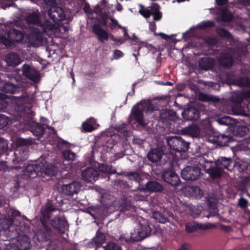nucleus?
<instances>
[{"label": "nucleus", "mask_w": 250, "mask_h": 250, "mask_svg": "<svg viewBox=\"0 0 250 250\" xmlns=\"http://www.w3.org/2000/svg\"><path fill=\"white\" fill-rule=\"evenodd\" d=\"M119 240L121 241V242L122 244H125V243H128L131 241L130 239L132 240L130 238H126L124 235H122L119 238Z\"/></svg>", "instance_id": "obj_64"}, {"label": "nucleus", "mask_w": 250, "mask_h": 250, "mask_svg": "<svg viewBox=\"0 0 250 250\" xmlns=\"http://www.w3.org/2000/svg\"><path fill=\"white\" fill-rule=\"evenodd\" d=\"M8 149L7 141L2 137H0V156L6 152Z\"/></svg>", "instance_id": "obj_52"}, {"label": "nucleus", "mask_w": 250, "mask_h": 250, "mask_svg": "<svg viewBox=\"0 0 250 250\" xmlns=\"http://www.w3.org/2000/svg\"><path fill=\"white\" fill-rule=\"evenodd\" d=\"M163 154L164 152L161 148H154L149 151L147 157L149 161L155 163L161 159Z\"/></svg>", "instance_id": "obj_31"}, {"label": "nucleus", "mask_w": 250, "mask_h": 250, "mask_svg": "<svg viewBox=\"0 0 250 250\" xmlns=\"http://www.w3.org/2000/svg\"><path fill=\"white\" fill-rule=\"evenodd\" d=\"M17 149L14 155L13 162L15 165H21L28 158L29 149L27 146L30 145L29 140L23 138H19L16 142Z\"/></svg>", "instance_id": "obj_3"}, {"label": "nucleus", "mask_w": 250, "mask_h": 250, "mask_svg": "<svg viewBox=\"0 0 250 250\" xmlns=\"http://www.w3.org/2000/svg\"><path fill=\"white\" fill-rule=\"evenodd\" d=\"M110 20L111 21V22L108 26L111 28V29H115L117 26L118 21L113 18H110Z\"/></svg>", "instance_id": "obj_62"}, {"label": "nucleus", "mask_w": 250, "mask_h": 250, "mask_svg": "<svg viewBox=\"0 0 250 250\" xmlns=\"http://www.w3.org/2000/svg\"><path fill=\"white\" fill-rule=\"evenodd\" d=\"M88 211L94 218L105 216L108 213V208L105 206H100L97 207H91L88 208Z\"/></svg>", "instance_id": "obj_26"}, {"label": "nucleus", "mask_w": 250, "mask_h": 250, "mask_svg": "<svg viewBox=\"0 0 250 250\" xmlns=\"http://www.w3.org/2000/svg\"><path fill=\"white\" fill-rule=\"evenodd\" d=\"M216 33L221 38H224L229 40H232L233 38L231 34L227 30L223 28L217 29Z\"/></svg>", "instance_id": "obj_49"}, {"label": "nucleus", "mask_w": 250, "mask_h": 250, "mask_svg": "<svg viewBox=\"0 0 250 250\" xmlns=\"http://www.w3.org/2000/svg\"><path fill=\"white\" fill-rule=\"evenodd\" d=\"M99 175V171L92 167H87L82 172L83 179L87 183L96 181Z\"/></svg>", "instance_id": "obj_21"}, {"label": "nucleus", "mask_w": 250, "mask_h": 250, "mask_svg": "<svg viewBox=\"0 0 250 250\" xmlns=\"http://www.w3.org/2000/svg\"><path fill=\"white\" fill-rule=\"evenodd\" d=\"M95 122L93 118H90L88 120L84 122L83 124V129L85 132H91L94 130L95 128L92 125Z\"/></svg>", "instance_id": "obj_45"}, {"label": "nucleus", "mask_w": 250, "mask_h": 250, "mask_svg": "<svg viewBox=\"0 0 250 250\" xmlns=\"http://www.w3.org/2000/svg\"><path fill=\"white\" fill-rule=\"evenodd\" d=\"M249 128L246 126H239L236 128V134L240 137H243L249 133Z\"/></svg>", "instance_id": "obj_50"}, {"label": "nucleus", "mask_w": 250, "mask_h": 250, "mask_svg": "<svg viewBox=\"0 0 250 250\" xmlns=\"http://www.w3.org/2000/svg\"><path fill=\"white\" fill-rule=\"evenodd\" d=\"M196 162L213 179L221 177L223 170L215 163L212 154H204L199 156L196 159Z\"/></svg>", "instance_id": "obj_1"}, {"label": "nucleus", "mask_w": 250, "mask_h": 250, "mask_svg": "<svg viewBox=\"0 0 250 250\" xmlns=\"http://www.w3.org/2000/svg\"><path fill=\"white\" fill-rule=\"evenodd\" d=\"M175 115V112L172 110L161 109L159 110V120L163 123L172 120Z\"/></svg>", "instance_id": "obj_34"}, {"label": "nucleus", "mask_w": 250, "mask_h": 250, "mask_svg": "<svg viewBox=\"0 0 250 250\" xmlns=\"http://www.w3.org/2000/svg\"><path fill=\"white\" fill-rule=\"evenodd\" d=\"M24 37L22 32L16 29L6 30L5 34L0 37V43L7 48H14L16 43L21 42Z\"/></svg>", "instance_id": "obj_2"}, {"label": "nucleus", "mask_w": 250, "mask_h": 250, "mask_svg": "<svg viewBox=\"0 0 250 250\" xmlns=\"http://www.w3.org/2000/svg\"><path fill=\"white\" fill-rule=\"evenodd\" d=\"M98 170L104 174H112L116 173V170L110 165L99 164L97 166Z\"/></svg>", "instance_id": "obj_41"}, {"label": "nucleus", "mask_w": 250, "mask_h": 250, "mask_svg": "<svg viewBox=\"0 0 250 250\" xmlns=\"http://www.w3.org/2000/svg\"><path fill=\"white\" fill-rule=\"evenodd\" d=\"M22 75L29 80L36 82L39 78L38 72L33 67L27 64H24L22 67Z\"/></svg>", "instance_id": "obj_22"}, {"label": "nucleus", "mask_w": 250, "mask_h": 250, "mask_svg": "<svg viewBox=\"0 0 250 250\" xmlns=\"http://www.w3.org/2000/svg\"><path fill=\"white\" fill-rule=\"evenodd\" d=\"M197 163L196 166H187L181 171L182 178L187 181H195L198 179L201 175L202 167Z\"/></svg>", "instance_id": "obj_8"}, {"label": "nucleus", "mask_w": 250, "mask_h": 250, "mask_svg": "<svg viewBox=\"0 0 250 250\" xmlns=\"http://www.w3.org/2000/svg\"><path fill=\"white\" fill-rule=\"evenodd\" d=\"M107 2L104 0V2L103 0L97 4L94 7V12L101 14L104 16H107L108 13V10L106 9Z\"/></svg>", "instance_id": "obj_40"}, {"label": "nucleus", "mask_w": 250, "mask_h": 250, "mask_svg": "<svg viewBox=\"0 0 250 250\" xmlns=\"http://www.w3.org/2000/svg\"><path fill=\"white\" fill-rule=\"evenodd\" d=\"M57 210V208L52 205L49 204H47L45 207L41 210L40 221L45 231L46 235L50 236L51 233V229L47 224V222L52 216L53 212Z\"/></svg>", "instance_id": "obj_6"}, {"label": "nucleus", "mask_w": 250, "mask_h": 250, "mask_svg": "<svg viewBox=\"0 0 250 250\" xmlns=\"http://www.w3.org/2000/svg\"><path fill=\"white\" fill-rule=\"evenodd\" d=\"M11 238H17L18 246L20 250H28L31 248L30 238L25 234H20L19 236L10 237Z\"/></svg>", "instance_id": "obj_23"}, {"label": "nucleus", "mask_w": 250, "mask_h": 250, "mask_svg": "<svg viewBox=\"0 0 250 250\" xmlns=\"http://www.w3.org/2000/svg\"><path fill=\"white\" fill-rule=\"evenodd\" d=\"M208 142L220 146H228V143L233 141L232 137L224 134H219L212 132V134L209 135Z\"/></svg>", "instance_id": "obj_11"}, {"label": "nucleus", "mask_w": 250, "mask_h": 250, "mask_svg": "<svg viewBox=\"0 0 250 250\" xmlns=\"http://www.w3.org/2000/svg\"><path fill=\"white\" fill-rule=\"evenodd\" d=\"M200 111L196 108L190 107L182 112L183 117L187 120H197L200 117Z\"/></svg>", "instance_id": "obj_25"}, {"label": "nucleus", "mask_w": 250, "mask_h": 250, "mask_svg": "<svg viewBox=\"0 0 250 250\" xmlns=\"http://www.w3.org/2000/svg\"><path fill=\"white\" fill-rule=\"evenodd\" d=\"M161 177L164 181L172 187L178 186L181 183L179 176L172 170H164L162 172Z\"/></svg>", "instance_id": "obj_14"}, {"label": "nucleus", "mask_w": 250, "mask_h": 250, "mask_svg": "<svg viewBox=\"0 0 250 250\" xmlns=\"http://www.w3.org/2000/svg\"><path fill=\"white\" fill-rule=\"evenodd\" d=\"M82 187L81 184L78 182H72L68 184H63L61 187L62 192L68 196L77 193Z\"/></svg>", "instance_id": "obj_19"}, {"label": "nucleus", "mask_w": 250, "mask_h": 250, "mask_svg": "<svg viewBox=\"0 0 250 250\" xmlns=\"http://www.w3.org/2000/svg\"><path fill=\"white\" fill-rule=\"evenodd\" d=\"M25 21L28 24L30 29L40 28V26H46L47 22H50L49 20H46L45 22L42 23L40 18L39 13H32L28 14L25 18Z\"/></svg>", "instance_id": "obj_16"}, {"label": "nucleus", "mask_w": 250, "mask_h": 250, "mask_svg": "<svg viewBox=\"0 0 250 250\" xmlns=\"http://www.w3.org/2000/svg\"><path fill=\"white\" fill-rule=\"evenodd\" d=\"M215 24L213 21H205L201 22L199 25L198 27L200 29H205L207 28L212 27L214 26Z\"/></svg>", "instance_id": "obj_57"}, {"label": "nucleus", "mask_w": 250, "mask_h": 250, "mask_svg": "<svg viewBox=\"0 0 250 250\" xmlns=\"http://www.w3.org/2000/svg\"><path fill=\"white\" fill-rule=\"evenodd\" d=\"M113 55L115 59H118L123 57L124 54L121 50L116 49L114 51Z\"/></svg>", "instance_id": "obj_63"}, {"label": "nucleus", "mask_w": 250, "mask_h": 250, "mask_svg": "<svg viewBox=\"0 0 250 250\" xmlns=\"http://www.w3.org/2000/svg\"><path fill=\"white\" fill-rule=\"evenodd\" d=\"M221 17L222 21L225 22L230 21L233 18V14L227 7L222 9Z\"/></svg>", "instance_id": "obj_44"}, {"label": "nucleus", "mask_w": 250, "mask_h": 250, "mask_svg": "<svg viewBox=\"0 0 250 250\" xmlns=\"http://www.w3.org/2000/svg\"><path fill=\"white\" fill-rule=\"evenodd\" d=\"M4 250H20L18 245L8 242L7 243H4Z\"/></svg>", "instance_id": "obj_58"}, {"label": "nucleus", "mask_w": 250, "mask_h": 250, "mask_svg": "<svg viewBox=\"0 0 250 250\" xmlns=\"http://www.w3.org/2000/svg\"><path fill=\"white\" fill-rule=\"evenodd\" d=\"M103 248L104 250H122L121 246L113 241L108 242Z\"/></svg>", "instance_id": "obj_47"}, {"label": "nucleus", "mask_w": 250, "mask_h": 250, "mask_svg": "<svg viewBox=\"0 0 250 250\" xmlns=\"http://www.w3.org/2000/svg\"><path fill=\"white\" fill-rule=\"evenodd\" d=\"M21 212L18 210H15L13 209H9V210L7 212L6 215L5 216V219L7 221L8 223V230L9 232V227L11 226H16V224H14V222L16 220H17V217H20L21 216Z\"/></svg>", "instance_id": "obj_28"}, {"label": "nucleus", "mask_w": 250, "mask_h": 250, "mask_svg": "<svg viewBox=\"0 0 250 250\" xmlns=\"http://www.w3.org/2000/svg\"><path fill=\"white\" fill-rule=\"evenodd\" d=\"M16 226H11L9 227V232L8 234L9 237H14L19 236V234L27 233L30 230L29 223L28 221H19V224H16Z\"/></svg>", "instance_id": "obj_15"}, {"label": "nucleus", "mask_w": 250, "mask_h": 250, "mask_svg": "<svg viewBox=\"0 0 250 250\" xmlns=\"http://www.w3.org/2000/svg\"><path fill=\"white\" fill-rule=\"evenodd\" d=\"M115 129L118 132L122 133L124 136H126L128 134L126 125L125 123L116 125Z\"/></svg>", "instance_id": "obj_54"}, {"label": "nucleus", "mask_w": 250, "mask_h": 250, "mask_svg": "<svg viewBox=\"0 0 250 250\" xmlns=\"http://www.w3.org/2000/svg\"><path fill=\"white\" fill-rule=\"evenodd\" d=\"M145 187L147 190L151 192H160L164 189L163 186L156 181H148Z\"/></svg>", "instance_id": "obj_36"}, {"label": "nucleus", "mask_w": 250, "mask_h": 250, "mask_svg": "<svg viewBox=\"0 0 250 250\" xmlns=\"http://www.w3.org/2000/svg\"><path fill=\"white\" fill-rule=\"evenodd\" d=\"M213 60L209 58H202L198 62L200 69L204 70H208L213 66Z\"/></svg>", "instance_id": "obj_37"}, {"label": "nucleus", "mask_w": 250, "mask_h": 250, "mask_svg": "<svg viewBox=\"0 0 250 250\" xmlns=\"http://www.w3.org/2000/svg\"><path fill=\"white\" fill-rule=\"evenodd\" d=\"M229 74L227 73L225 82L228 84L238 85L241 87L250 88V78L248 77H241L239 78L231 79L229 77Z\"/></svg>", "instance_id": "obj_20"}, {"label": "nucleus", "mask_w": 250, "mask_h": 250, "mask_svg": "<svg viewBox=\"0 0 250 250\" xmlns=\"http://www.w3.org/2000/svg\"><path fill=\"white\" fill-rule=\"evenodd\" d=\"M126 176L130 180L134 181L136 183L139 184V186H140V182L142 181L141 175L137 172H128Z\"/></svg>", "instance_id": "obj_46"}, {"label": "nucleus", "mask_w": 250, "mask_h": 250, "mask_svg": "<svg viewBox=\"0 0 250 250\" xmlns=\"http://www.w3.org/2000/svg\"><path fill=\"white\" fill-rule=\"evenodd\" d=\"M181 133L197 137L199 136L200 129L199 126L194 124L190 125L181 129Z\"/></svg>", "instance_id": "obj_32"}, {"label": "nucleus", "mask_w": 250, "mask_h": 250, "mask_svg": "<svg viewBox=\"0 0 250 250\" xmlns=\"http://www.w3.org/2000/svg\"><path fill=\"white\" fill-rule=\"evenodd\" d=\"M206 42L210 47H213L216 45L217 41L214 38L208 37L206 40Z\"/></svg>", "instance_id": "obj_61"}, {"label": "nucleus", "mask_w": 250, "mask_h": 250, "mask_svg": "<svg viewBox=\"0 0 250 250\" xmlns=\"http://www.w3.org/2000/svg\"><path fill=\"white\" fill-rule=\"evenodd\" d=\"M8 118L1 114H0V129L5 127L9 123Z\"/></svg>", "instance_id": "obj_55"}, {"label": "nucleus", "mask_w": 250, "mask_h": 250, "mask_svg": "<svg viewBox=\"0 0 250 250\" xmlns=\"http://www.w3.org/2000/svg\"><path fill=\"white\" fill-rule=\"evenodd\" d=\"M106 240L105 234L102 232L98 230L95 236L93 238V241L97 247L100 246L104 244Z\"/></svg>", "instance_id": "obj_43"}, {"label": "nucleus", "mask_w": 250, "mask_h": 250, "mask_svg": "<svg viewBox=\"0 0 250 250\" xmlns=\"http://www.w3.org/2000/svg\"><path fill=\"white\" fill-rule=\"evenodd\" d=\"M207 204L208 207L209 209H212L214 211H215L217 209V205L214 201H213L210 199L207 200Z\"/></svg>", "instance_id": "obj_60"}, {"label": "nucleus", "mask_w": 250, "mask_h": 250, "mask_svg": "<svg viewBox=\"0 0 250 250\" xmlns=\"http://www.w3.org/2000/svg\"><path fill=\"white\" fill-rule=\"evenodd\" d=\"M32 132L37 136H42L44 134L45 128L39 123H33L31 127Z\"/></svg>", "instance_id": "obj_42"}, {"label": "nucleus", "mask_w": 250, "mask_h": 250, "mask_svg": "<svg viewBox=\"0 0 250 250\" xmlns=\"http://www.w3.org/2000/svg\"><path fill=\"white\" fill-rule=\"evenodd\" d=\"M52 227L60 234H63L68 229L69 225L63 216H55L51 220Z\"/></svg>", "instance_id": "obj_13"}, {"label": "nucleus", "mask_w": 250, "mask_h": 250, "mask_svg": "<svg viewBox=\"0 0 250 250\" xmlns=\"http://www.w3.org/2000/svg\"><path fill=\"white\" fill-rule=\"evenodd\" d=\"M238 205L241 208H246L248 206V201L243 197H241L238 200Z\"/></svg>", "instance_id": "obj_59"}, {"label": "nucleus", "mask_w": 250, "mask_h": 250, "mask_svg": "<svg viewBox=\"0 0 250 250\" xmlns=\"http://www.w3.org/2000/svg\"><path fill=\"white\" fill-rule=\"evenodd\" d=\"M144 110L145 107L143 103H139L135 104L131 110L129 122L130 124L136 123L141 126L145 127L146 124L144 120Z\"/></svg>", "instance_id": "obj_7"}, {"label": "nucleus", "mask_w": 250, "mask_h": 250, "mask_svg": "<svg viewBox=\"0 0 250 250\" xmlns=\"http://www.w3.org/2000/svg\"><path fill=\"white\" fill-rule=\"evenodd\" d=\"M152 216L156 221L164 224L168 222V218L167 213L165 211H154L152 213Z\"/></svg>", "instance_id": "obj_38"}, {"label": "nucleus", "mask_w": 250, "mask_h": 250, "mask_svg": "<svg viewBox=\"0 0 250 250\" xmlns=\"http://www.w3.org/2000/svg\"><path fill=\"white\" fill-rule=\"evenodd\" d=\"M210 224H202L195 222H188L186 224L185 229L188 233L193 232L198 229H206L210 228Z\"/></svg>", "instance_id": "obj_29"}, {"label": "nucleus", "mask_w": 250, "mask_h": 250, "mask_svg": "<svg viewBox=\"0 0 250 250\" xmlns=\"http://www.w3.org/2000/svg\"><path fill=\"white\" fill-rule=\"evenodd\" d=\"M76 156V154L70 150L64 151L63 153V158L67 160H74Z\"/></svg>", "instance_id": "obj_53"}, {"label": "nucleus", "mask_w": 250, "mask_h": 250, "mask_svg": "<svg viewBox=\"0 0 250 250\" xmlns=\"http://www.w3.org/2000/svg\"><path fill=\"white\" fill-rule=\"evenodd\" d=\"M44 167L43 163L32 164L27 165L23 170V179L34 178L43 170Z\"/></svg>", "instance_id": "obj_9"}, {"label": "nucleus", "mask_w": 250, "mask_h": 250, "mask_svg": "<svg viewBox=\"0 0 250 250\" xmlns=\"http://www.w3.org/2000/svg\"><path fill=\"white\" fill-rule=\"evenodd\" d=\"M40 28L31 29V32L28 36V39L30 44L34 45H39L42 44V35L47 32V30H53L56 29V25L47 22L46 26H40Z\"/></svg>", "instance_id": "obj_4"}, {"label": "nucleus", "mask_w": 250, "mask_h": 250, "mask_svg": "<svg viewBox=\"0 0 250 250\" xmlns=\"http://www.w3.org/2000/svg\"><path fill=\"white\" fill-rule=\"evenodd\" d=\"M139 13L146 19L149 18L152 15V11L150 9H148V8H145L142 5H140Z\"/></svg>", "instance_id": "obj_51"}, {"label": "nucleus", "mask_w": 250, "mask_h": 250, "mask_svg": "<svg viewBox=\"0 0 250 250\" xmlns=\"http://www.w3.org/2000/svg\"><path fill=\"white\" fill-rule=\"evenodd\" d=\"M5 61L10 66H16L21 62L20 55L15 52L7 54L5 56Z\"/></svg>", "instance_id": "obj_30"}, {"label": "nucleus", "mask_w": 250, "mask_h": 250, "mask_svg": "<svg viewBox=\"0 0 250 250\" xmlns=\"http://www.w3.org/2000/svg\"><path fill=\"white\" fill-rule=\"evenodd\" d=\"M151 231V229L148 225L140 224L137 230H134L131 233L130 238L134 241H140L149 236Z\"/></svg>", "instance_id": "obj_12"}, {"label": "nucleus", "mask_w": 250, "mask_h": 250, "mask_svg": "<svg viewBox=\"0 0 250 250\" xmlns=\"http://www.w3.org/2000/svg\"><path fill=\"white\" fill-rule=\"evenodd\" d=\"M166 142L171 149L177 152H186L189 148V143L180 136H168Z\"/></svg>", "instance_id": "obj_5"}, {"label": "nucleus", "mask_w": 250, "mask_h": 250, "mask_svg": "<svg viewBox=\"0 0 250 250\" xmlns=\"http://www.w3.org/2000/svg\"><path fill=\"white\" fill-rule=\"evenodd\" d=\"M215 162L222 167L223 170L226 169L230 171L232 168L233 160L230 157H220Z\"/></svg>", "instance_id": "obj_33"}, {"label": "nucleus", "mask_w": 250, "mask_h": 250, "mask_svg": "<svg viewBox=\"0 0 250 250\" xmlns=\"http://www.w3.org/2000/svg\"><path fill=\"white\" fill-rule=\"evenodd\" d=\"M233 62L232 55L229 52H223L221 54L218 60L219 64L226 68L230 67L232 65Z\"/></svg>", "instance_id": "obj_24"}, {"label": "nucleus", "mask_w": 250, "mask_h": 250, "mask_svg": "<svg viewBox=\"0 0 250 250\" xmlns=\"http://www.w3.org/2000/svg\"><path fill=\"white\" fill-rule=\"evenodd\" d=\"M19 103L15 107L16 112L19 113V115L21 116L25 114L26 107L24 103H27L29 101V95L27 92H22V94L19 96H14Z\"/></svg>", "instance_id": "obj_17"}, {"label": "nucleus", "mask_w": 250, "mask_h": 250, "mask_svg": "<svg viewBox=\"0 0 250 250\" xmlns=\"http://www.w3.org/2000/svg\"><path fill=\"white\" fill-rule=\"evenodd\" d=\"M47 15L50 20L52 21L54 24L56 25V28L57 27L56 24L64 20L65 15L63 9L60 7L55 5L49 8L47 11Z\"/></svg>", "instance_id": "obj_10"}, {"label": "nucleus", "mask_w": 250, "mask_h": 250, "mask_svg": "<svg viewBox=\"0 0 250 250\" xmlns=\"http://www.w3.org/2000/svg\"><path fill=\"white\" fill-rule=\"evenodd\" d=\"M93 32L97 36L98 40L101 42H104L108 39V33L104 30L100 24H94L92 26Z\"/></svg>", "instance_id": "obj_27"}, {"label": "nucleus", "mask_w": 250, "mask_h": 250, "mask_svg": "<svg viewBox=\"0 0 250 250\" xmlns=\"http://www.w3.org/2000/svg\"><path fill=\"white\" fill-rule=\"evenodd\" d=\"M216 121L219 125H230L233 124V120L229 116H224L218 118Z\"/></svg>", "instance_id": "obj_48"}, {"label": "nucleus", "mask_w": 250, "mask_h": 250, "mask_svg": "<svg viewBox=\"0 0 250 250\" xmlns=\"http://www.w3.org/2000/svg\"><path fill=\"white\" fill-rule=\"evenodd\" d=\"M190 193L191 195H197L198 196H200L201 195L203 194V191L201 190V188L198 186H194L190 188Z\"/></svg>", "instance_id": "obj_56"}, {"label": "nucleus", "mask_w": 250, "mask_h": 250, "mask_svg": "<svg viewBox=\"0 0 250 250\" xmlns=\"http://www.w3.org/2000/svg\"><path fill=\"white\" fill-rule=\"evenodd\" d=\"M21 90V88L15 84L10 83H5L2 88L1 91L3 93L15 94Z\"/></svg>", "instance_id": "obj_35"}, {"label": "nucleus", "mask_w": 250, "mask_h": 250, "mask_svg": "<svg viewBox=\"0 0 250 250\" xmlns=\"http://www.w3.org/2000/svg\"><path fill=\"white\" fill-rule=\"evenodd\" d=\"M250 98V90L245 92H238L232 95L230 101L236 106H242L243 104L246 105L248 99Z\"/></svg>", "instance_id": "obj_18"}, {"label": "nucleus", "mask_w": 250, "mask_h": 250, "mask_svg": "<svg viewBox=\"0 0 250 250\" xmlns=\"http://www.w3.org/2000/svg\"><path fill=\"white\" fill-rule=\"evenodd\" d=\"M149 8L152 11V15L155 21H160L162 18V13L160 11V5L157 3H152Z\"/></svg>", "instance_id": "obj_39"}]
</instances>
